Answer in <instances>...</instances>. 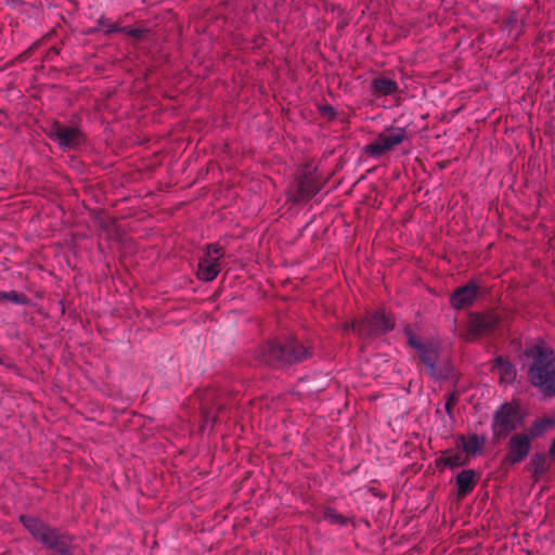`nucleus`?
I'll return each instance as SVG.
<instances>
[{
    "label": "nucleus",
    "mask_w": 555,
    "mask_h": 555,
    "mask_svg": "<svg viewBox=\"0 0 555 555\" xmlns=\"http://www.w3.org/2000/svg\"><path fill=\"white\" fill-rule=\"evenodd\" d=\"M518 26V20L515 14H509L503 23V30L507 33L513 39H517L520 35V29L515 34L513 33L514 27Z\"/></svg>",
    "instance_id": "4be33fe9"
},
{
    "label": "nucleus",
    "mask_w": 555,
    "mask_h": 555,
    "mask_svg": "<svg viewBox=\"0 0 555 555\" xmlns=\"http://www.w3.org/2000/svg\"><path fill=\"white\" fill-rule=\"evenodd\" d=\"M325 109L333 113V108L331 106H327Z\"/></svg>",
    "instance_id": "c756f323"
},
{
    "label": "nucleus",
    "mask_w": 555,
    "mask_h": 555,
    "mask_svg": "<svg viewBox=\"0 0 555 555\" xmlns=\"http://www.w3.org/2000/svg\"><path fill=\"white\" fill-rule=\"evenodd\" d=\"M96 30H98V28H94V29H92V30H89V34H92V33H94V31H96Z\"/></svg>",
    "instance_id": "7c9ffc66"
},
{
    "label": "nucleus",
    "mask_w": 555,
    "mask_h": 555,
    "mask_svg": "<svg viewBox=\"0 0 555 555\" xmlns=\"http://www.w3.org/2000/svg\"><path fill=\"white\" fill-rule=\"evenodd\" d=\"M398 89V83L386 77H377L372 81V90L375 96L391 95L396 93Z\"/></svg>",
    "instance_id": "dca6fc26"
},
{
    "label": "nucleus",
    "mask_w": 555,
    "mask_h": 555,
    "mask_svg": "<svg viewBox=\"0 0 555 555\" xmlns=\"http://www.w3.org/2000/svg\"><path fill=\"white\" fill-rule=\"evenodd\" d=\"M548 454H550V456L555 459V439H554V441L552 442V444L550 447Z\"/></svg>",
    "instance_id": "c85d7f7f"
},
{
    "label": "nucleus",
    "mask_w": 555,
    "mask_h": 555,
    "mask_svg": "<svg viewBox=\"0 0 555 555\" xmlns=\"http://www.w3.org/2000/svg\"><path fill=\"white\" fill-rule=\"evenodd\" d=\"M0 300H8L16 305H26L28 302L27 296L16 291L0 292Z\"/></svg>",
    "instance_id": "412c9836"
},
{
    "label": "nucleus",
    "mask_w": 555,
    "mask_h": 555,
    "mask_svg": "<svg viewBox=\"0 0 555 555\" xmlns=\"http://www.w3.org/2000/svg\"><path fill=\"white\" fill-rule=\"evenodd\" d=\"M225 410V406L221 403H216L215 406L207 408L206 403H203L202 414L204 423L207 425L208 423L214 426L219 421V415Z\"/></svg>",
    "instance_id": "6ab92c4d"
},
{
    "label": "nucleus",
    "mask_w": 555,
    "mask_h": 555,
    "mask_svg": "<svg viewBox=\"0 0 555 555\" xmlns=\"http://www.w3.org/2000/svg\"><path fill=\"white\" fill-rule=\"evenodd\" d=\"M457 496L460 499L469 494L476 485V473L473 469H464L456 476Z\"/></svg>",
    "instance_id": "4468645a"
},
{
    "label": "nucleus",
    "mask_w": 555,
    "mask_h": 555,
    "mask_svg": "<svg viewBox=\"0 0 555 555\" xmlns=\"http://www.w3.org/2000/svg\"><path fill=\"white\" fill-rule=\"evenodd\" d=\"M209 396H210V392H209V393H206V399H205V400H208V399H209Z\"/></svg>",
    "instance_id": "2f4dec72"
},
{
    "label": "nucleus",
    "mask_w": 555,
    "mask_h": 555,
    "mask_svg": "<svg viewBox=\"0 0 555 555\" xmlns=\"http://www.w3.org/2000/svg\"><path fill=\"white\" fill-rule=\"evenodd\" d=\"M493 370L499 374L501 383L509 384L516 378L515 366L503 357L495 358Z\"/></svg>",
    "instance_id": "2eb2a0df"
},
{
    "label": "nucleus",
    "mask_w": 555,
    "mask_h": 555,
    "mask_svg": "<svg viewBox=\"0 0 555 555\" xmlns=\"http://www.w3.org/2000/svg\"><path fill=\"white\" fill-rule=\"evenodd\" d=\"M457 402V397L455 393H450L448 399H447V402L444 404V409H446V412L451 415L452 414V410H453V406L455 405V403Z\"/></svg>",
    "instance_id": "cd10ccee"
},
{
    "label": "nucleus",
    "mask_w": 555,
    "mask_h": 555,
    "mask_svg": "<svg viewBox=\"0 0 555 555\" xmlns=\"http://www.w3.org/2000/svg\"><path fill=\"white\" fill-rule=\"evenodd\" d=\"M46 134L63 150H75L83 142L82 132L75 127H68L54 120L44 129Z\"/></svg>",
    "instance_id": "423d86ee"
},
{
    "label": "nucleus",
    "mask_w": 555,
    "mask_h": 555,
    "mask_svg": "<svg viewBox=\"0 0 555 555\" xmlns=\"http://www.w3.org/2000/svg\"><path fill=\"white\" fill-rule=\"evenodd\" d=\"M500 322V315L493 311L469 313L467 328L462 336L466 340H475L480 336L489 335L494 332Z\"/></svg>",
    "instance_id": "39448f33"
},
{
    "label": "nucleus",
    "mask_w": 555,
    "mask_h": 555,
    "mask_svg": "<svg viewBox=\"0 0 555 555\" xmlns=\"http://www.w3.org/2000/svg\"><path fill=\"white\" fill-rule=\"evenodd\" d=\"M554 425V421L550 417L539 418L533 422L531 427L524 431L531 440L542 436L547 429Z\"/></svg>",
    "instance_id": "a211bd4d"
},
{
    "label": "nucleus",
    "mask_w": 555,
    "mask_h": 555,
    "mask_svg": "<svg viewBox=\"0 0 555 555\" xmlns=\"http://www.w3.org/2000/svg\"><path fill=\"white\" fill-rule=\"evenodd\" d=\"M320 191L319 182L311 176H304L298 181L297 201L307 202Z\"/></svg>",
    "instance_id": "ddd939ff"
},
{
    "label": "nucleus",
    "mask_w": 555,
    "mask_h": 555,
    "mask_svg": "<svg viewBox=\"0 0 555 555\" xmlns=\"http://www.w3.org/2000/svg\"><path fill=\"white\" fill-rule=\"evenodd\" d=\"M418 360L424 364L425 372L433 378H440L441 373L437 369L438 350L433 345H427L417 352Z\"/></svg>",
    "instance_id": "f8f14e48"
},
{
    "label": "nucleus",
    "mask_w": 555,
    "mask_h": 555,
    "mask_svg": "<svg viewBox=\"0 0 555 555\" xmlns=\"http://www.w3.org/2000/svg\"><path fill=\"white\" fill-rule=\"evenodd\" d=\"M533 478L538 480L551 468V463L545 453H535L530 462Z\"/></svg>",
    "instance_id": "f3484780"
},
{
    "label": "nucleus",
    "mask_w": 555,
    "mask_h": 555,
    "mask_svg": "<svg viewBox=\"0 0 555 555\" xmlns=\"http://www.w3.org/2000/svg\"><path fill=\"white\" fill-rule=\"evenodd\" d=\"M463 449L465 452L472 454L478 452L481 449V442L479 441L478 436L473 435L466 441H464Z\"/></svg>",
    "instance_id": "b1692460"
},
{
    "label": "nucleus",
    "mask_w": 555,
    "mask_h": 555,
    "mask_svg": "<svg viewBox=\"0 0 555 555\" xmlns=\"http://www.w3.org/2000/svg\"><path fill=\"white\" fill-rule=\"evenodd\" d=\"M146 29L145 28H130V27H122L121 29V33L130 36V37H133L138 40L142 39L144 37V35L146 34Z\"/></svg>",
    "instance_id": "a878e982"
},
{
    "label": "nucleus",
    "mask_w": 555,
    "mask_h": 555,
    "mask_svg": "<svg viewBox=\"0 0 555 555\" xmlns=\"http://www.w3.org/2000/svg\"><path fill=\"white\" fill-rule=\"evenodd\" d=\"M529 383L544 398L555 397V351L544 340L527 344L521 353Z\"/></svg>",
    "instance_id": "f257e3e1"
},
{
    "label": "nucleus",
    "mask_w": 555,
    "mask_h": 555,
    "mask_svg": "<svg viewBox=\"0 0 555 555\" xmlns=\"http://www.w3.org/2000/svg\"><path fill=\"white\" fill-rule=\"evenodd\" d=\"M98 24H99L100 26L105 27L104 33H105L106 35H111V34H113V33H121V29H122V27H120L118 24L109 22V21H108L107 18H105L104 16H101V17L98 20Z\"/></svg>",
    "instance_id": "393cba45"
},
{
    "label": "nucleus",
    "mask_w": 555,
    "mask_h": 555,
    "mask_svg": "<svg viewBox=\"0 0 555 555\" xmlns=\"http://www.w3.org/2000/svg\"><path fill=\"white\" fill-rule=\"evenodd\" d=\"M223 250L217 245L208 246L207 251L198 262L197 276L199 280L210 282L217 278L220 272V258Z\"/></svg>",
    "instance_id": "1a4fd4ad"
},
{
    "label": "nucleus",
    "mask_w": 555,
    "mask_h": 555,
    "mask_svg": "<svg viewBox=\"0 0 555 555\" xmlns=\"http://www.w3.org/2000/svg\"><path fill=\"white\" fill-rule=\"evenodd\" d=\"M524 416L518 405L512 402L502 403L493 414L491 429L496 441L506 439L507 436L521 426Z\"/></svg>",
    "instance_id": "20e7f679"
},
{
    "label": "nucleus",
    "mask_w": 555,
    "mask_h": 555,
    "mask_svg": "<svg viewBox=\"0 0 555 555\" xmlns=\"http://www.w3.org/2000/svg\"><path fill=\"white\" fill-rule=\"evenodd\" d=\"M531 442L530 437L524 431L514 434L507 441L503 464L513 466L525 461L531 451Z\"/></svg>",
    "instance_id": "6e6552de"
},
{
    "label": "nucleus",
    "mask_w": 555,
    "mask_h": 555,
    "mask_svg": "<svg viewBox=\"0 0 555 555\" xmlns=\"http://www.w3.org/2000/svg\"><path fill=\"white\" fill-rule=\"evenodd\" d=\"M479 293V286L470 281L467 284L457 287L450 297L451 306L456 310L469 308L474 305Z\"/></svg>",
    "instance_id": "9b49d317"
},
{
    "label": "nucleus",
    "mask_w": 555,
    "mask_h": 555,
    "mask_svg": "<svg viewBox=\"0 0 555 555\" xmlns=\"http://www.w3.org/2000/svg\"><path fill=\"white\" fill-rule=\"evenodd\" d=\"M310 357V347L305 346L294 337L274 339L268 343L262 349L263 361L275 367L296 364Z\"/></svg>",
    "instance_id": "7ed1b4c3"
},
{
    "label": "nucleus",
    "mask_w": 555,
    "mask_h": 555,
    "mask_svg": "<svg viewBox=\"0 0 555 555\" xmlns=\"http://www.w3.org/2000/svg\"><path fill=\"white\" fill-rule=\"evenodd\" d=\"M443 463L449 467H459L465 464V456L462 452L450 453L443 459Z\"/></svg>",
    "instance_id": "5701e85b"
},
{
    "label": "nucleus",
    "mask_w": 555,
    "mask_h": 555,
    "mask_svg": "<svg viewBox=\"0 0 555 555\" xmlns=\"http://www.w3.org/2000/svg\"><path fill=\"white\" fill-rule=\"evenodd\" d=\"M406 131L403 128H389L379 133L375 140L364 147V151L373 158H379L385 153L403 142Z\"/></svg>",
    "instance_id": "0eeeda50"
},
{
    "label": "nucleus",
    "mask_w": 555,
    "mask_h": 555,
    "mask_svg": "<svg viewBox=\"0 0 555 555\" xmlns=\"http://www.w3.org/2000/svg\"><path fill=\"white\" fill-rule=\"evenodd\" d=\"M393 322L383 311H376L363 322L352 325V330L360 335H378L393 328Z\"/></svg>",
    "instance_id": "9d476101"
},
{
    "label": "nucleus",
    "mask_w": 555,
    "mask_h": 555,
    "mask_svg": "<svg viewBox=\"0 0 555 555\" xmlns=\"http://www.w3.org/2000/svg\"><path fill=\"white\" fill-rule=\"evenodd\" d=\"M323 517L332 525L345 526L348 524V518L333 508H326Z\"/></svg>",
    "instance_id": "aec40b11"
},
{
    "label": "nucleus",
    "mask_w": 555,
    "mask_h": 555,
    "mask_svg": "<svg viewBox=\"0 0 555 555\" xmlns=\"http://www.w3.org/2000/svg\"><path fill=\"white\" fill-rule=\"evenodd\" d=\"M409 345L418 352L423 348H425L427 345L423 344L416 336L410 335L409 336Z\"/></svg>",
    "instance_id": "bb28decb"
},
{
    "label": "nucleus",
    "mask_w": 555,
    "mask_h": 555,
    "mask_svg": "<svg viewBox=\"0 0 555 555\" xmlns=\"http://www.w3.org/2000/svg\"><path fill=\"white\" fill-rule=\"evenodd\" d=\"M20 521L37 542L55 555H76V546L70 535L33 515H21Z\"/></svg>",
    "instance_id": "f03ea898"
}]
</instances>
